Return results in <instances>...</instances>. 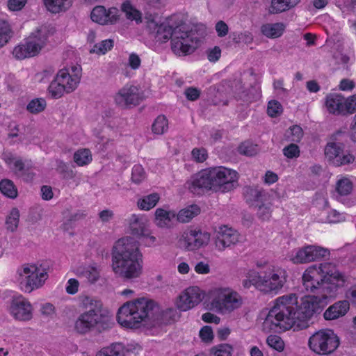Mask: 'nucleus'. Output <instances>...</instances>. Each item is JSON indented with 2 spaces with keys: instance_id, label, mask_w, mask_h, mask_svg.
Instances as JSON below:
<instances>
[{
  "instance_id": "58836bf2",
  "label": "nucleus",
  "mask_w": 356,
  "mask_h": 356,
  "mask_svg": "<svg viewBox=\"0 0 356 356\" xmlns=\"http://www.w3.org/2000/svg\"><path fill=\"white\" fill-rule=\"evenodd\" d=\"M260 273L254 270H249L246 275V279L243 280L242 284L245 289H250L254 286L258 290L259 286Z\"/></svg>"
},
{
  "instance_id": "09e8293b",
  "label": "nucleus",
  "mask_w": 356,
  "mask_h": 356,
  "mask_svg": "<svg viewBox=\"0 0 356 356\" xmlns=\"http://www.w3.org/2000/svg\"><path fill=\"white\" fill-rule=\"evenodd\" d=\"M282 106L278 101L270 100L268 102L267 113L270 117H277L282 113Z\"/></svg>"
},
{
  "instance_id": "3c124183",
  "label": "nucleus",
  "mask_w": 356,
  "mask_h": 356,
  "mask_svg": "<svg viewBox=\"0 0 356 356\" xmlns=\"http://www.w3.org/2000/svg\"><path fill=\"white\" fill-rule=\"evenodd\" d=\"M58 172L61 174L64 179H71L75 177L74 171L68 166L67 163L62 161L58 162Z\"/></svg>"
},
{
  "instance_id": "4be33fe9",
  "label": "nucleus",
  "mask_w": 356,
  "mask_h": 356,
  "mask_svg": "<svg viewBox=\"0 0 356 356\" xmlns=\"http://www.w3.org/2000/svg\"><path fill=\"white\" fill-rule=\"evenodd\" d=\"M243 195L245 201L249 204L262 203L267 200V193L262 188H258L257 187L245 186Z\"/></svg>"
},
{
  "instance_id": "8fccbe9b",
  "label": "nucleus",
  "mask_w": 356,
  "mask_h": 356,
  "mask_svg": "<svg viewBox=\"0 0 356 356\" xmlns=\"http://www.w3.org/2000/svg\"><path fill=\"white\" fill-rule=\"evenodd\" d=\"M268 345L278 352H282L284 348V343L280 337L270 335L266 339Z\"/></svg>"
},
{
  "instance_id": "0eeeda50",
  "label": "nucleus",
  "mask_w": 356,
  "mask_h": 356,
  "mask_svg": "<svg viewBox=\"0 0 356 356\" xmlns=\"http://www.w3.org/2000/svg\"><path fill=\"white\" fill-rule=\"evenodd\" d=\"M49 29L46 26L38 28L25 39L24 43L15 47L13 54L19 60L37 56L47 44Z\"/></svg>"
},
{
  "instance_id": "0e129e2a",
  "label": "nucleus",
  "mask_w": 356,
  "mask_h": 356,
  "mask_svg": "<svg viewBox=\"0 0 356 356\" xmlns=\"http://www.w3.org/2000/svg\"><path fill=\"white\" fill-rule=\"evenodd\" d=\"M27 0H8V8L12 11H18L22 10L26 5Z\"/></svg>"
},
{
  "instance_id": "79ce46f5",
  "label": "nucleus",
  "mask_w": 356,
  "mask_h": 356,
  "mask_svg": "<svg viewBox=\"0 0 356 356\" xmlns=\"http://www.w3.org/2000/svg\"><path fill=\"white\" fill-rule=\"evenodd\" d=\"M46 101L43 98L32 99L26 106V110L33 114L39 113L46 108Z\"/></svg>"
},
{
  "instance_id": "423d86ee",
  "label": "nucleus",
  "mask_w": 356,
  "mask_h": 356,
  "mask_svg": "<svg viewBox=\"0 0 356 356\" xmlns=\"http://www.w3.org/2000/svg\"><path fill=\"white\" fill-rule=\"evenodd\" d=\"M80 307L83 312L74 323V329L78 333L86 334L93 330L102 332L113 326L112 315L103 308L100 300L85 296L81 298Z\"/></svg>"
},
{
  "instance_id": "a878e982",
  "label": "nucleus",
  "mask_w": 356,
  "mask_h": 356,
  "mask_svg": "<svg viewBox=\"0 0 356 356\" xmlns=\"http://www.w3.org/2000/svg\"><path fill=\"white\" fill-rule=\"evenodd\" d=\"M284 30V26L282 23L266 24L261 26V33L266 37L277 38L281 36Z\"/></svg>"
},
{
  "instance_id": "603ef678",
  "label": "nucleus",
  "mask_w": 356,
  "mask_h": 356,
  "mask_svg": "<svg viewBox=\"0 0 356 356\" xmlns=\"http://www.w3.org/2000/svg\"><path fill=\"white\" fill-rule=\"evenodd\" d=\"M232 40L234 43L243 42L245 44H250L253 40V36L249 31H245L241 33H232Z\"/></svg>"
},
{
  "instance_id": "473e14b6",
  "label": "nucleus",
  "mask_w": 356,
  "mask_h": 356,
  "mask_svg": "<svg viewBox=\"0 0 356 356\" xmlns=\"http://www.w3.org/2000/svg\"><path fill=\"white\" fill-rule=\"evenodd\" d=\"M13 35V32L8 22L0 19V48L8 42Z\"/></svg>"
},
{
  "instance_id": "774afa93",
  "label": "nucleus",
  "mask_w": 356,
  "mask_h": 356,
  "mask_svg": "<svg viewBox=\"0 0 356 356\" xmlns=\"http://www.w3.org/2000/svg\"><path fill=\"white\" fill-rule=\"evenodd\" d=\"M345 108L348 113L351 114L356 110V95H353L344 102Z\"/></svg>"
},
{
  "instance_id": "4c0bfd02",
  "label": "nucleus",
  "mask_w": 356,
  "mask_h": 356,
  "mask_svg": "<svg viewBox=\"0 0 356 356\" xmlns=\"http://www.w3.org/2000/svg\"><path fill=\"white\" fill-rule=\"evenodd\" d=\"M233 346L228 343H220L210 349L211 356H232Z\"/></svg>"
},
{
  "instance_id": "72a5a7b5",
  "label": "nucleus",
  "mask_w": 356,
  "mask_h": 356,
  "mask_svg": "<svg viewBox=\"0 0 356 356\" xmlns=\"http://www.w3.org/2000/svg\"><path fill=\"white\" fill-rule=\"evenodd\" d=\"M159 195L158 193H152L138 201V207L143 210H149L154 207L159 200Z\"/></svg>"
},
{
  "instance_id": "338daca9",
  "label": "nucleus",
  "mask_w": 356,
  "mask_h": 356,
  "mask_svg": "<svg viewBox=\"0 0 356 356\" xmlns=\"http://www.w3.org/2000/svg\"><path fill=\"white\" fill-rule=\"evenodd\" d=\"M218 37L222 38L225 36L229 31V27L224 21H219L216 24L215 26Z\"/></svg>"
},
{
  "instance_id": "412c9836",
  "label": "nucleus",
  "mask_w": 356,
  "mask_h": 356,
  "mask_svg": "<svg viewBox=\"0 0 356 356\" xmlns=\"http://www.w3.org/2000/svg\"><path fill=\"white\" fill-rule=\"evenodd\" d=\"M58 79L63 83L65 92L70 93L74 91L80 81L79 74H70L67 69H62L58 72Z\"/></svg>"
},
{
  "instance_id": "f03ea898",
  "label": "nucleus",
  "mask_w": 356,
  "mask_h": 356,
  "mask_svg": "<svg viewBox=\"0 0 356 356\" xmlns=\"http://www.w3.org/2000/svg\"><path fill=\"white\" fill-rule=\"evenodd\" d=\"M157 17L155 13H145L146 30L153 34L157 41L165 42L170 38L171 49L179 56L193 53L206 34V26L202 24H186L181 20L177 22L174 20L175 17L166 23L159 24Z\"/></svg>"
},
{
  "instance_id": "4d7b16f0",
  "label": "nucleus",
  "mask_w": 356,
  "mask_h": 356,
  "mask_svg": "<svg viewBox=\"0 0 356 356\" xmlns=\"http://www.w3.org/2000/svg\"><path fill=\"white\" fill-rule=\"evenodd\" d=\"M283 154L289 159L299 156L300 149L297 145L291 143L283 149Z\"/></svg>"
},
{
  "instance_id": "5fc2aeb1",
  "label": "nucleus",
  "mask_w": 356,
  "mask_h": 356,
  "mask_svg": "<svg viewBox=\"0 0 356 356\" xmlns=\"http://www.w3.org/2000/svg\"><path fill=\"white\" fill-rule=\"evenodd\" d=\"M200 337L204 343H211L214 335L211 326L205 325L201 328L199 333Z\"/></svg>"
},
{
  "instance_id": "13d9d810",
  "label": "nucleus",
  "mask_w": 356,
  "mask_h": 356,
  "mask_svg": "<svg viewBox=\"0 0 356 356\" xmlns=\"http://www.w3.org/2000/svg\"><path fill=\"white\" fill-rule=\"evenodd\" d=\"M120 10L115 7L109 8L108 10H106V24H115L120 18Z\"/></svg>"
},
{
  "instance_id": "c85d7f7f",
  "label": "nucleus",
  "mask_w": 356,
  "mask_h": 356,
  "mask_svg": "<svg viewBox=\"0 0 356 356\" xmlns=\"http://www.w3.org/2000/svg\"><path fill=\"white\" fill-rule=\"evenodd\" d=\"M175 214L172 213L163 209L158 208L155 211V224L159 227H167L169 226L171 218L175 217Z\"/></svg>"
},
{
  "instance_id": "b1692460",
  "label": "nucleus",
  "mask_w": 356,
  "mask_h": 356,
  "mask_svg": "<svg viewBox=\"0 0 356 356\" xmlns=\"http://www.w3.org/2000/svg\"><path fill=\"white\" fill-rule=\"evenodd\" d=\"M300 0H271L270 13H280L294 8Z\"/></svg>"
},
{
  "instance_id": "39448f33",
  "label": "nucleus",
  "mask_w": 356,
  "mask_h": 356,
  "mask_svg": "<svg viewBox=\"0 0 356 356\" xmlns=\"http://www.w3.org/2000/svg\"><path fill=\"white\" fill-rule=\"evenodd\" d=\"M112 269L124 280L138 277L143 271V254L139 243L131 236L118 239L112 248Z\"/></svg>"
},
{
  "instance_id": "e433bc0d",
  "label": "nucleus",
  "mask_w": 356,
  "mask_h": 356,
  "mask_svg": "<svg viewBox=\"0 0 356 356\" xmlns=\"http://www.w3.org/2000/svg\"><path fill=\"white\" fill-rule=\"evenodd\" d=\"M76 274L79 277L86 278L91 284L97 282L99 277V272L95 268H79L76 270Z\"/></svg>"
},
{
  "instance_id": "cd10ccee",
  "label": "nucleus",
  "mask_w": 356,
  "mask_h": 356,
  "mask_svg": "<svg viewBox=\"0 0 356 356\" xmlns=\"http://www.w3.org/2000/svg\"><path fill=\"white\" fill-rule=\"evenodd\" d=\"M126 349L121 343H112L102 348L96 356H125Z\"/></svg>"
},
{
  "instance_id": "bb28decb",
  "label": "nucleus",
  "mask_w": 356,
  "mask_h": 356,
  "mask_svg": "<svg viewBox=\"0 0 356 356\" xmlns=\"http://www.w3.org/2000/svg\"><path fill=\"white\" fill-rule=\"evenodd\" d=\"M200 213V208L197 204H192L179 211L177 216V220L185 223L189 222Z\"/></svg>"
},
{
  "instance_id": "f3484780",
  "label": "nucleus",
  "mask_w": 356,
  "mask_h": 356,
  "mask_svg": "<svg viewBox=\"0 0 356 356\" xmlns=\"http://www.w3.org/2000/svg\"><path fill=\"white\" fill-rule=\"evenodd\" d=\"M214 238L216 248L221 251L239 241L238 232L226 226L220 227L216 232Z\"/></svg>"
},
{
  "instance_id": "ddd939ff",
  "label": "nucleus",
  "mask_w": 356,
  "mask_h": 356,
  "mask_svg": "<svg viewBox=\"0 0 356 356\" xmlns=\"http://www.w3.org/2000/svg\"><path fill=\"white\" fill-rule=\"evenodd\" d=\"M286 282V273L284 270L260 273L258 291L264 294H277Z\"/></svg>"
},
{
  "instance_id": "bf43d9fd",
  "label": "nucleus",
  "mask_w": 356,
  "mask_h": 356,
  "mask_svg": "<svg viewBox=\"0 0 356 356\" xmlns=\"http://www.w3.org/2000/svg\"><path fill=\"white\" fill-rule=\"evenodd\" d=\"M345 220V216L343 213H340L337 210H331L327 214L326 222L328 223H337Z\"/></svg>"
},
{
  "instance_id": "2f4dec72",
  "label": "nucleus",
  "mask_w": 356,
  "mask_h": 356,
  "mask_svg": "<svg viewBox=\"0 0 356 356\" xmlns=\"http://www.w3.org/2000/svg\"><path fill=\"white\" fill-rule=\"evenodd\" d=\"M0 191L6 197L15 198L17 196V190L13 181L3 179L0 181Z\"/></svg>"
},
{
  "instance_id": "a19ab883",
  "label": "nucleus",
  "mask_w": 356,
  "mask_h": 356,
  "mask_svg": "<svg viewBox=\"0 0 356 356\" xmlns=\"http://www.w3.org/2000/svg\"><path fill=\"white\" fill-rule=\"evenodd\" d=\"M91 161L92 155L88 149L79 150L74 154V161L79 166L87 165Z\"/></svg>"
},
{
  "instance_id": "7ed1b4c3",
  "label": "nucleus",
  "mask_w": 356,
  "mask_h": 356,
  "mask_svg": "<svg viewBox=\"0 0 356 356\" xmlns=\"http://www.w3.org/2000/svg\"><path fill=\"white\" fill-rule=\"evenodd\" d=\"M179 318L176 309L161 311L154 300L143 297L127 302L120 307L117 314L118 322L128 328H138L140 324L152 326L168 325Z\"/></svg>"
},
{
  "instance_id": "ea45409f",
  "label": "nucleus",
  "mask_w": 356,
  "mask_h": 356,
  "mask_svg": "<svg viewBox=\"0 0 356 356\" xmlns=\"http://www.w3.org/2000/svg\"><path fill=\"white\" fill-rule=\"evenodd\" d=\"M106 9L102 6L95 7L90 14L91 19L99 24H106Z\"/></svg>"
},
{
  "instance_id": "a18cd8bd",
  "label": "nucleus",
  "mask_w": 356,
  "mask_h": 356,
  "mask_svg": "<svg viewBox=\"0 0 356 356\" xmlns=\"http://www.w3.org/2000/svg\"><path fill=\"white\" fill-rule=\"evenodd\" d=\"M195 235L197 237L195 238L193 246L191 245V248L197 250L204 245H207L210 240V234L208 232H202L200 230H195Z\"/></svg>"
},
{
  "instance_id": "de8ad7c7",
  "label": "nucleus",
  "mask_w": 356,
  "mask_h": 356,
  "mask_svg": "<svg viewBox=\"0 0 356 356\" xmlns=\"http://www.w3.org/2000/svg\"><path fill=\"white\" fill-rule=\"evenodd\" d=\"M353 190V183L348 178L339 180L337 183V191L341 195H347Z\"/></svg>"
},
{
  "instance_id": "680f3d73",
  "label": "nucleus",
  "mask_w": 356,
  "mask_h": 356,
  "mask_svg": "<svg viewBox=\"0 0 356 356\" xmlns=\"http://www.w3.org/2000/svg\"><path fill=\"white\" fill-rule=\"evenodd\" d=\"M200 93V90L195 87H188L184 91L186 99L193 102L199 99Z\"/></svg>"
},
{
  "instance_id": "f704fd0d",
  "label": "nucleus",
  "mask_w": 356,
  "mask_h": 356,
  "mask_svg": "<svg viewBox=\"0 0 356 356\" xmlns=\"http://www.w3.org/2000/svg\"><path fill=\"white\" fill-rule=\"evenodd\" d=\"M195 229L184 232L179 240V247L188 251L195 250V248H191V245L193 246L195 238L197 237V235H195Z\"/></svg>"
},
{
  "instance_id": "6ab92c4d",
  "label": "nucleus",
  "mask_w": 356,
  "mask_h": 356,
  "mask_svg": "<svg viewBox=\"0 0 356 356\" xmlns=\"http://www.w3.org/2000/svg\"><path fill=\"white\" fill-rule=\"evenodd\" d=\"M350 309V304L348 300H339L330 306L324 312L323 316L325 320H335L345 316Z\"/></svg>"
},
{
  "instance_id": "37998d69",
  "label": "nucleus",
  "mask_w": 356,
  "mask_h": 356,
  "mask_svg": "<svg viewBox=\"0 0 356 356\" xmlns=\"http://www.w3.org/2000/svg\"><path fill=\"white\" fill-rule=\"evenodd\" d=\"M168 125V120L165 115H159L152 126V130L154 134H163L167 130Z\"/></svg>"
},
{
  "instance_id": "aec40b11",
  "label": "nucleus",
  "mask_w": 356,
  "mask_h": 356,
  "mask_svg": "<svg viewBox=\"0 0 356 356\" xmlns=\"http://www.w3.org/2000/svg\"><path fill=\"white\" fill-rule=\"evenodd\" d=\"M129 228L131 234L140 237H149V232L146 225V220L133 214L129 222Z\"/></svg>"
},
{
  "instance_id": "69168bd1",
  "label": "nucleus",
  "mask_w": 356,
  "mask_h": 356,
  "mask_svg": "<svg viewBox=\"0 0 356 356\" xmlns=\"http://www.w3.org/2000/svg\"><path fill=\"white\" fill-rule=\"evenodd\" d=\"M221 56V49L219 47L215 46L207 51V58L211 62H216Z\"/></svg>"
},
{
  "instance_id": "393cba45",
  "label": "nucleus",
  "mask_w": 356,
  "mask_h": 356,
  "mask_svg": "<svg viewBox=\"0 0 356 356\" xmlns=\"http://www.w3.org/2000/svg\"><path fill=\"white\" fill-rule=\"evenodd\" d=\"M43 2L47 10L52 13L65 11L72 4V0H43Z\"/></svg>"
},
{
  "instance_id": "7c9ffc66",
  "label": "nucleus",
  "mask_w": 356,
  "mask_h": 356,
  "mask_svg": "<svg viewBox=\"0 0 356 356\" xmlns=\"http://www.w3.org/2000/svg\"><path fill=\"white\" fill-rule=\"evenodd\" d=\"M49 93L54 99L61 97L65 92V88L63 83L58 79V74L55 79L51 82L48 88Z\"/></svg>"
},
{
  "instance_id": "5701e85b",
  "label": "nucleus",
  "mask_w": 356,
  "mask_h": 356,
  "mask_svg": "<svg viewBox=\"0 0 356 356\" xmlns=\"http://www.w3.org/2000/svg\"><path fill=\"white\" fill-rule=\"evenodd\" d=\"M344 98L337 94H330L326 97L325 105L327 110L331 113L337 112L340 113L343 111Z\"/></svg>"
},
{
  "instance_id": "9b49d317",
  "label": "nucleus",
  "mask_w": 356,
  "mask_h": 356,
  "mask_svg": "<svg viewBox=\"0 0 356 356\" xmlns=\"http://www.w3.org/2000/svg\"><path fill=\"white\" fill-rule=\"evenodd\" d=\"M212 296L211 307L216 312L222 314L231 313L242 305V299L236 292H229L219 289Z\"/></svg>"
},
{
  "instance_id": "20e7f679",
  "label": "nucleus",
  "mask_w": 356,
  "mask_h": 356,
  "mask_svg": "<svg viewBox=\"0 0 356 356\" xmlns=\"http://www.w3.org/2000/svg\"><path fill=\"white\" fill-rule=\"evenodd\" d=\"M238 172L223 166L202 170L191 177L187 188L195 195H203L208 191L222 193L229 192L238 186Z\"/></svg>"
},
{
  "instance_id": "1a4fd4ad",
  "label": "nucleus",
  "mask_w": 356,
  "mask_h": 356,
  "mask_svg": "<svg viewBox=\"0 0 356 356\" xmlns=\"http://www.w3.org/2000/svg\"><path fill=\"white\" fill-rule=\"evenodd\" d=\"M339 343V338L330 329L316 332L309 337L308 341L309 348L322 355H328L334 353Z\"/></svg>"
},
{
  "instance_id": "c756f323",
  "label": "nucleus",
  "mask_w": 356,
  "mask_h": 356,
  "mask_svg": "<svg viewBox=\"0 0 356 356\" xmlns=\"http://www.w3.org/2000/svg\"><path fill=\"white\" fill-rule=\"evenodd\" d=\"M121 11L125 13L128 19L135 20L137 24L142 22L141 13L131 5L129 0L122 4Z\"/></svg>"
},
{
  "instance_id": "052dcab7",
  "label": "nucleus",
  "mask_w": 356,
  "mask_h": 356,
  "mask_svg": "<svg viewBox=\"0 0 356 356\" xmlns=\"http://www.w3.org/2000/svg\"><path fill=\"white\" fill-rule=\"evenodd\" d=\"M257 216L259 218H260L262 220L269 219V218L270 217V207L264 204V202L261 203V204H257Z\"/></svg>"
},
{
  "instance_id": "f8f14e48",
  "label": "nucleus",
  "mask_w": 356,
  "mask_h": 356,
  "mask_svg": "<svg viewBox=\"0 0 356 356\" xmlns=\"http://www.w3.org/2000/svg\"><path fill=\"white\" fill-rule=\"evenodd\" d=\"M229 83V81H224L218 85L211 86L209 90L220 92L222 91V88L225 86H230L234 97L236 99L247 103L256 101L261 97L260 92L255 87L251 86L248 90H245L241 79H234L230 84Z\"/></svg>"
},
{
  "instance_id": "c9c22d12",
  "label": "nucleus",
  "mask_w": 356,
  "mask_h": 356,
  "mask_svg": "<svg viewBox=\"0 0 356 356\" xmlns=\"http://www.w3.org/2000/svg\"><path fill=\"white\" fill-rule=\"evenodd\" d=\"M19 221V211L18 209L13 208L6 220V229L10 232H14L18 227Z\"/></svg>"
},
{
  "instance_id": "49530a36",
  "label": "nucleus",
  "mask_w": 356,
  "mask_h": 356,
  "mask_svg": "<svg viewBox=\"0 0 356 356\" xmlns=\"http://www.w3.org/2000/svg\"><path fill=\"white\" fill-rule=\"evenodd\" d=\"M238 151L241 154L252 156L257 154L258 147L257 145H254L249 141H245L238 146Z\"/></svg>"
},
{
  "instance_id": "a211bd4d",
  "label": "nucleus",
  "mask_w": 356,
  "mask_h": 356,
  "mask_svg": "<svg viewBox=\"0 0 356 356\" xmlns=\"http://www.w3.org/2000/svg\"><path fill=\"white\" fill-rule=\"evenodd\" d=\"M10 312L16 320L29 321L32 318V306L28 300L19 297L13 300Z\"/></svg>"
},
{
  "instance_id": "6e6552de",
  "label": "nucleus",
  "mask_w": 356,
  "mask_h": 356,
  "mask_svg": "<svg viewBox=\"0 0 356 356\" xmlns=\"http://www.w3.org/2000/svg\"><path fill=\"white\" fill-rule=\"evenodd\" d=\"M345 132L338 130L330 136L331 141L325 147L327 161L335 166L349 165L355 161V156L349 151H344L345 145L339 141V137Z\"/></svg>"
},
{
  "instance_id": "6e6d98bb",
  "label": "nucleus",
  "mask_w": 356,
  "mask_h": 356,
  "mask_svg": "<svg viewBox=\"0 0 356 356\" xmlns=\"http://www.w3.org/2000/svg\"><path fill=\"white\" fill-rule=\"evenodd\" d=\"M191 155L194 161L197 163H202L208 157L207 151L204 148H194L191 152Z\"/></svg>"
},
{
  "instance_id": "9d476101",
  "label": "nucleus",
  "mask_w": 356,
  "mask_h": 356,
  "mask_svg": "<svg viewBox=\"0 0 356 356\" xmlns=\"http://www.w3.org/2000/svg\"><path fill=\"white\" fill-rule=\"evenodd\" d=\"M17 273L22 290L28 293L42 286L48 277L46 268H42V271L40 272V269L35 265H24L19 268Z\"/></svg>"
},
{
  "instance_id": "864d4df0",
  "label": "nucleus",
  "mask_w": 356,
  "mask_h": 356,
  "mask_svg": "<svg viewBox=\"0 0 356 356\" xmlns=\"http://www.w3.org/2000/svg\"><path fill=\"white\" fill-rule=\"evenodd\" d=\"M145 178V172L140 165H135L132 168L131 179L136 184L140 183Z\"/></svg>"
},
{
  "instance_id": "c03bdc74",
  "label": "nucleus",
  "mask_w": 356,
  "mask_h": 356,
  "mask_svg": "<svg viewBox=\"0 0 356 356\" xmlns=\"http://www.w3.org/2000/svg\"><path fill=\"white\" fill-rule=\"evenodd\" d=\"M113 47V40L111 39L104 40L99 44H95L90 50V54H105Z\"/></svg>"
},
{
  "instance_id": "dca6fc26",
  "label": "nucleus",
  "mask_w": 356,
  "mask_h": 356,
  "mask_svg": "<svg viewBox=\"0 0 356 356\" xmlns=\"http://www.w3.org/2000/svg\"><path fill=\"white\" fill-rule=\"evenodd\" d=\"M141 99L139 89L135 86H125L115 96V103L123 108L129 105H138Z\"/></svg>"
},
{
  "instance_id": "4468645a",
  "label": "nucleus",
  "mask_w": 356,
  "mask_h": 356,
  "mask_svg": "<svg viewBox=\"0 0 356 356\" xmlns=\"http://www.w3.org/2000/svg\"><path fill=\"white\" fill-rule=\"evenodd\" d=\"M328 249L316 246L307 245L297 251L296 255L291 258L294 264H303L323 259L329 256Z\"/></svg>"
},
{
  "instance_id": "2eb2a0df",
  "label": "nucleus",
  "mask_w": 356,
  "mask_h": 356,
  "mask_svg": "<svg viewBox=\"0 0 356 356\" xmlns=\"http://www.w3.org/2000/svg\"><path fill=\"white\" fill-rule=\"evenodd\" d=\"M203 298L204 294L199 287H188L179 295L177 307L179 310L186 312L198 305Z\"/></svg>"
},
{
  "instance_id": "e2e57ef3",
  "label": "nucleus",
  "mask_w": 356,
  "mask_h": 356,
  "mask_svg": "<svg viewBox=\"0 0 356 356\" xmlns=\"http://www.w3.org/2000/svg\"><path fill=\"white\" fill-rule=\"evenodd\" d=\"M290 133L291 134V140L298 143L303 136L302 129L298 125H293L290 127Z\"/></svg>"
},
{
  "instance_id": "f257e3e1",
  "label": "nucleus",
  "mask_w": 356,
  "mask_h": 356,
  "mask_svg": "<svg viewBox=\"0 0 356 356\" xmlns=\"http://www.w3.org/2000/svg\"><path fill=\"white\" fill-rule=\"evenodd\" d=\"M302 284L313 295L305 296L300 303L296 293L279 297L270 309L265 323L293 331L307 328L314 314H320L345 286L344 275L331 263L308 267L302 277Z\"/></svg>"
}]
</instances>
